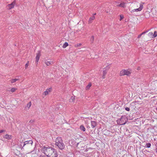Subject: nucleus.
Segmentation results:
<instances>
[{"label":"nucleus","instance_id":"nucleus-1","mask_svg":"<svg viewBox=\"0 0 157 157\" xmlns=\"http://www.w3.org/2000/svg\"><path fill=\"white\" fill-rule=\"evenodd\" d=\"M41 151L48 157H57L58 156L56 151L52 147H44Z\"/></svg>","mask_w":157,"mask_h":157},{"label":"nucleus","instance_id":"nucleus-2","mask_svg":"<svg viewBox=\"0 0 157 157\" xmlns=\"http://www.w3.org/2000/svg\"><path fill=\"white\" fill-rule=\"evenodd\" d=\"M55 145L61 150L64 149L65 147V145L63 142L62 139L60 137H57L56 139Z\"/></svg>","mask_w":157,"mask_h":157},{"label":"nucleus","instance_id":"nucleus-3","mask_svg":"<svg viewBox=\"0 0 157 157\" xmlns=\"http://www.w3.org/2000/svg\"><path fill=\"white\" fill-rule=\"evenodd\" d=\"M128 121V119L125 116H123L117 121V123L118 124L120 125L124 124Z\"/></svg>","mask_w":157,"mask_h":157},{"label":"nucleus","instance_id":"nucleus-4","mask_svg":"<svg viewBox=\"0 0 157 157\" xmlns=\"http://www.w3.org/2000/svg\"><path fill=\"white\" fill-rule=\"evenodd\" d=\"M132 73V71L130 69H123L121 71L120 73V75L122 76L124 75H126L129 76Z\"/></svg>","mask_w":157,"mask_h":157},{"label":"nucleus","instance_id":"nucleus-5","mask_svg":"<svg viewBox=\"0 0 157 157\" xmlns=\"http://www.w3.org/2000/svg\"><path fill=\"white\" fill-rule=\"evenodd\" d=\"M144 3H141L140 4V7L139 8L135 9L132 10L131 11V13H133L135 12H139L141 11L143 8V4Z\"/></svg>","mask_w":157,"mask_h":157},{"label":"nucleus","instance_id":"nucleus-6","mask_svg":"<svg viewBox=\"0 0 157 157\" xmlns=\"http://www.w3.org/2000/svg\"><path fill=\"white\" fill-rule=\"evenodd\" d=\"M15 5L16 2L15 1H14L11 4L8 5L6 6V8L8 10H10L13 8Z\"/></svg>","mask_w":157,"mask_h":157},{"label":"nucleus","instance_id":"nucleus-7","mask_svg":"<svg viewBox=\"0 0 157 157\" xmlns=\"http://www.w3.org/2000/svg\"><path fill=\"white\" fill-rule=\"evenodd\" d=\"M49 59H44V63L47 65V66H49L50 65H51L53 63V62L52 61H48Z\"/></svg>","mask_w":157,"mask_h":157},{"label":"nucleus","instance_id":"nucleus-8","mask_svg":"<svg viewBox=\"0 0 157 157\" xmlns=\"http://www.w3.org/2000/svg\"><path fill=\"white\" fill-rule=\"evenodd\" d=\"M40 51H38V53L36 54V62L38 63L40 59Z\"/></svg>","mask_w":157,"mask_h":157},{"label":"nucleus","instance_id":"nucleus-9","mask_svg":"<svg viewBox=\"0 0 157 157\" xmlns=\"http://www.w3.org/2000/svg\"><path fill=\"white\" fill-rule=\"evenodd\" d=\"M33 143V141L31 140H29V141H25L23 144V146L22 148H23V147L26 145L30 144L31 145H32Z\"/></svg>","mask_w":157,"mask_h":157},{"label":"nucleus","instance_id":"nucleus-10","mask_svg":"<svg viewBox=\"0 0 157 157\" xmlns=\"http://www.w3.org/2000/svg\"><path fill=\"white\" fill-rule=\"evenodd\" d=\"M3 138L7 140H10L12 138V136L8 134H6L3 136Z\"/></svg>","mask_w":157,"mask_h":157},{"label":"nucleus","instance_id":"nucleus-11","mask_svg":"<svg viewBox=\"0 0 157 157\" xmlns=\"http://www.w3.org/2000/svg\"><path fill=\"white\" fill-rule=\"evenodd\" d=\"M91 124L92 128H94L96 126V122L95 121H91Z\"/></svg>","mask_w":157,"mask_h":157},{"label":"nucleus","instance_id":"nucleus-12","mask_svg":"<svg viewBox=\"0 0 157 157\" xmlns=\"http://www.w3.org/2000/svg\"><path fill=\"white\" fill-rule=\"evenodd\" d=\"M149 34H151V35H152V38H155L157 36V32L156 31L154 32L153 34L152 32H150Z\"/></svg>","mask_w":157,"mask_h":157},{"label":"nucleus","instance_id":"nucleus-13","mask_svg":"<svg viewBox=\"0 0 157 157\" xmlns=\"http://www.w3.org/2000/svg\"><path fill=\"white\" fill-rule=\"evenodd\" d=\"M95 18V17L94 16H93L91 17H90L89 20V24L91 23Z\"/></svg>","mask_w":157,"mask_h":157},{"label":"nucleus","instance_id":"nucleus-14","mask_svg":"<svg viewBox=\"0 0 157 157\" xmlns=\"http://www.w3.org/2000/svg\"><path fill=\"white\" fill-rule=\"evenodd\" d=\"M31 102H29L28 103L27 106L25 107L26 109H29L30 108V107L31 106Z\"/></svg>","mask_w":157,"mask_h":157},{"label":"nucleus","instance_id":"nucleus-15","mask_svg":"<svg viewBox=\"0 0 157 157\" xmlns=\"http://www.w3.org/2000/svg\"><path fill=\"white\" fill-rule=\"evenodd\" d=\"M18 80V79L17 78H14V79H11L10 80V82L11 83H13L15 82L16 81H17Z\"/></svg>","mask_w":157,"mask_h":157},{"label":"nucleus","instance_id":"nucleus-16","mask_svg":"<svg viewBox=\"0 0 157 157\" xmlns=\"http://www.w3.org/2000/svg\"><path fill=\"white\" fill-rule=\"evenodd\" d=\"M80 128L81 130L83 132H85L86 131V129L83 125H81L80 127Z\"/></svg>","mask_w":157,"mask_h":157},{"label":"nucleus","instance_id":"nucleus-17","mask_svg":"<svg viewBox=\"0 0 157 157\" xmlns=\"http://www.w3.org/2000/svg\"><path fill=\"white\" fill-rule=\"evenodd\" d=\"M91 86V83H89L88 85L86 87V90H88L90 89V87Z\"/></svg>","mask_w":157,"mask_h":157},{"label":"nucleus","instance_id":"nucleus-18","mask_svg":"<svg viewBox=\"0 0 157 157\" xmlns=\"http://www.w3.org/2000/svg\"><path fill=\"white\" fill-rule=\"evenodd\" d=\"M68 45V44L67 42H65L64 44H63V48H66L67 47Z\"/></svg>","mask_w":157,"mask_h":157},{"label":"nucleus","instance_id":"nucleus-19","mask_svg":"<svg viewBox=\"0 0 157 157\" xmlns=\"http://www.w3.org/2000/svg\"><path fill=\"white\" fill-rule=\"evenodd\" d=\"M107 72L105 70H104L103 71V75L102 76L103 78L104 79L105 78V76L106 75Z\"/></svg>","mask_w":157,"mask_h":157},{"label":"nucleus","instance_id":"nucleus-20","mask_svg":"<svg viewBox=\"0 0 157 157\" xmlns=\"http://www.w3.org/2000/svg\"><path fill=\"white\" fill-rule=\"evenodd\" d=\"M82 45V44L81 43H79V44H75V45H74V46L75 47H76V48H77L78 47H80V46H81Z\"/></svg>","mask_w":157,"mask_h":157},{"label":"nucleus","instance_id":"nucleus-21","mask_svg":"<svg viewBox=\"0 0 157 157\" xmlns=\"http://www.w3.org/2000/svg\"><path fill=\"white\" fill-rule=\"evenodd\" d=\"M125 3L124 2L121 3L120 4L121 7H124L125 6Z\"/></svg>","mask_w":157,"mask_h":157},{"label":"nucleus","instance_id":"nucleus-22","mask_svg":"<svg viewBox=\"0 0 157 157\" xmlns=\"http://www.w3.org/2000/svg\"><path fill=\"white\" fill-rule=\"evenodd\" d=\"M151 146V144L150 143H147L146 144V146L147 148H149Z\"/></svg>","mask_w":157,"mask_h":157},{"label":"nucleus","instance_id":"nucleus-23","mask_svg":"<svg viewBox=\"0 0 157 157\" xmlns=\"http://www.w3.org/2000/svg\"><path fill=\"white\" fill-rule=\"evenodd\" d=\"M16 90V89L15 88H12L11 89V91L12 92H14Z\"/></svg>","mask_w":157,"mask_h":157},{"label":"nucleus","instance_id":"nucleus-24","mask_svg":"<svg viewBox=\"0 0 157 157\" xmlns=\"http://www.w3.org/2000/svg\"><path fill=\"white\" fill-rule=\"evenodd\" d=\"M48 92L47 90H46V91H45L43 94L45 96H46L48 94Z\"/></svg>","mask_w":157,"mask_h":157},{"label":"nucleus","instance_id":"nucleus-25","mask_svg":"<svg viewBox=\"0 0 157 157\" xmlns=\"http://www.w3.org/2000/svg\"><path fill=\"white\" fill-rule=\"evenodd\" d=\"M29 61H28L27 63L25 65V69H26L27 68V67L29 66Z\"/></svg>","mask_w":157,"mask_h":157},{"label":"nucleus","instance_id":"nucleus-26","mask_svg":"<svg viewBox=\"0 0 157 157\" xmlns=\"http://www.w3.org/2000/svg\"><path fill=\"white\" fill-rule=\"evenodd\" d=\"M125 109L127 111H129L130 110V109L128 107H126L125 108Z\"/></svg>","mask_w":157,"mask_h":157},{"label":"nucleus","instance_id":"nucleus-27","mask_svg":"<svg viewBox=\"0 0 157 157\" xmlns=\"http://www.w3.org/2000/svg\"><path fill=\"white\" fill-rule=\"evenodd\" d=\"M74 99V97L72 96L71 98V100H72V101H73Z\"/></svg>","mask_w":157,"mask_h":157},{"label":"nucleus","instance_id":"nucleus-28","mask_svg":"<svg viewBox=\"0 0 157 157\" xmlns=\"http://www.w3.org/2000/svg\"><path fill=\"white\" fill-rule=\"evenodd\" d=\"M148 31H146V32H143L141 34V35H142L145 33H147V32Z\"/></svg>","mask_w":157,"mask_h":157},{"label":"nucleus","instance_id":"nucleus-29","mask_svg":"<svg viewBox=\"0 0 157 157\" xmlns=\"http://www.w3.org/2000/svg\"><path fill=\"white\" fill-rule=\"evenodd\" d=\"M34 121L33 120H32L29 121V122L31 123H32Z\"/></svg>","mask_w":157,"mask_h":157},{"label":"nucleus","instance_id":"nucleus-30","mask_svg":"<svg viewBox=\"0 0 157 157\" xmlns=\"http://www.w3.org/2000/svg\"><path fill=\"white\" fill-rule=\"evenodd\" d=\"M5 131V130H0V133H2Z\"/></svg>","mask_w":157,"mask_h":157},{"label":"nucleus","instance_id":"nucleus-31","mask_svg":"<svg viewBox=\"0 0 157 157\" xmlns=\"http://www.w3.org/2000/svg\"><path fill=\"white\" fill-rule=\"evenodd\" d=\"M51 89H52L51 88H50L49 89H47V90L49 92H50L51 91Z\"/></svg>","mask_w":157,"mask_h":157},{"label":"nucleus","instance_id":"nucleus-32","mask_svg":"<svg viewBox=\"0 0 157 157\" xmlns=\"http://www.w3.org/2000/svg\"><path fill=\"white\" fill-rule=\"evenodd\" d=\"M142 35H141V34H140L138 36V38H140L141 36Z\"/></svg>","mask_w":157,"mask_h":157},{"label":"nucleus","instance_id":"nucleus-33","mask_svg":"<svg viewBox=\"0 0 157 157\" xmlns=\"http://www.w3.org/2000/svg\"><path fill=\"white\" fill-rule=\"evenodd\" d=\"M120 20L121 21L123 19V17L121 16H120Z\"/></svg>","mask_w":157,"mask_h":157},{"label":"nucleus","instance_id":"nucleus-34","mask_svg":"<svg viewBox=\"0 0 157 157\" xmlns=\"http://www.w3.org/2000/svg\"><path fill=\"white\" fill-rule=\"evenodd\" d=\"M91 38L93 40H94V36H91Z\"/></svg>","mask_w":157,"mask_h":157},{"label":"nucleus","instance_id":"nucleus-35","mask_svg":"<svg viewBox=\"0 0 157 157\" xmlns=\"http://www.w3.org/2000/svg\"><path fill=\"white\" fill-rule=\"evenodd\" d=\"M106 68H107V69H109V67L108 66H107Z\"/></svg>","mask_w":157,"mask_h":157},{"label":"nucleus","instance_id":"nucleus-36","mask_svg":"<svg viewBox=\"0 0 157 157\" xmlns=\"http://www.w3.org/2000/svg\"><path fill=\"white\" fill-rule=\"evenodd\" d=\"M117 6H121L120 4L118 5Z\"/></svg>","mask_w":157,"mask_h":157},{"label":"nucleus","instance_id":"nucleus-37","mask_svg":"<svg viewBox=\"0 0 157 157\" xmlns=\"http://www.w3.org/2000/svg\"><path fill=\"white\" fill-rule=\"evenodd\" d=\"M140 69V68L139 67H138V68H137V70H139Z\"/></svg>","mask_w":157,"mask_h":157},{"label":"nucleus","instance_id":"nucleus-38","mask_svg":"<svg viewBox=\"0 0 157 157\" xmlns=\"http://www.w3.org/2000/svg\"><path fill=\"white\" fill-rule=\"evenodd\" d=\"M96 13H94V15H96Z\"/></svg>","mask_w":157,"mask_h":157},{"label":"nucleus","instance_id":"nucleus-39","mask_svg":"<svg viewBox=\"0 0 157 157\" xmlns=\"http://www.w3.org/2000/svg\"><path fill=\"white\" fill-rule=\"evenodd\" d=\"M156 109L157 110V107H156Z\"/></svg>","mask_w":157,"mask_h":157}]
</instances>
